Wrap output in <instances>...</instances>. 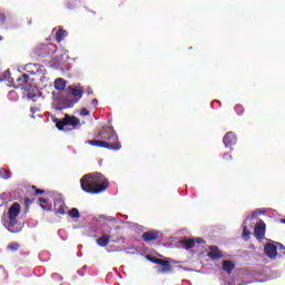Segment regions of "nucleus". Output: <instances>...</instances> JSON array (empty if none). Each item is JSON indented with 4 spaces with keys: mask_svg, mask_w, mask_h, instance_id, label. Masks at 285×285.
Wrapping results in <instances>:
<instances>
[{
    "mask_svg": "<svg viewBox=\"0 0 285 285\" xmlns=\"http://www.w3.org/2000/svg\"><path fill=\"white\" fill-rule=\"evenodd\" d=\"M80 186L82 190L89 195H99V193L108 190L110 183L101 173H92L85 175L80 179Z\"/></svg>",
    "mask_w": 285,
    "mask_h": 285,
    "instance_id": "1",
    "label": "nucleus"
},
{
    "mask_svg": "<svg viewBox=\"0 0 285 285\" xmlns=\"http://www.w3.org/2000/svg\"><path fill=\"white\" fill-rule=\"evenodd\" d=\"M96 137L101 140H88L89 146L106 148L107 150H121L119 136L112 127H104Z\"/></svg>",
    "mask_w": 285,
    "mask_h": 285,
    "instance_id": "2",
    "label": "nucleus"
},
{
    "mask_svg": "<svg viewBox=\"0 0 285 285\" xmlns=\"http://www.w3.org/2000/svg\"><path fill=\"white\" fill-rule=\"evenodd\" d=\"M147 259L148 262H151V264L161 266V268L157 269V273L159 275H166V273H175V271H173V265H170V262H173V259L166 261V259H161L153 256H147Z\"/></svg>",
    "mask_w": 285,
    "mask_h": 285,
    "instance_id": "3",
    "label": "nucleus"
},
{
    "mask_svg": "<svg viewBox=\"0 0 285 285\" xmlns=\"http://www.w3.org/2000/svg\"><path fill=\"white\" fill-rule=\"evenodd\" d=\"M53 122L58 130H63L66 126H72V128H77L79 126L80 120L76 116L65 115L63 119L55 118Z\"/></svg>",
    "mask_w": 285,
    "mask_h": 285,
    "instance_id": "4",
    "label": "nucleus"
},
{
    "mask_svg": "<svg viewBox=\"0 0 285 285\" xmlns=\"http://www.w3.org/2000/svg\"><path fill=\"white\" fill-rule=\"evenodd\" d=\"M19 213H21V205L19 203H13L8 212V226L10 228H14L16 224H18Z\"/></svg>",
    "mask_w": 285,
    "mask_h": 285,
    "instance_id": "5",
    "label": "nucleus"
},
{
    "mask_svg": "<svg viewBox=\"0 0 285 285\" xmlns=\"http://www.w3.org/2000/svg\"><path fill=\"white\" fill-rule=\"evenodd\" d=\"M26 72L31 76L39 77V79H46V67L39 63H27L24 67Z\"/></svg>",
    "mask_w": 285,
    "mask_h": 285,
    "instance_id": "6",
    "label": "nucleus"
},
{
    "mask_svg": "<svg viewBox=\"0 0 285 285\" xmlns=\"http://www.w3.org/2000/svg\"><path fill=\"white\" fill-rule=\"evenodd\" d=\"M14 87L20 88V90H26V92H28V90L32 88V85L30 83V76L28 73H24L18 77Z\"/></svg>",
    "mask_w": 285,
    "mask_h": 285,
    "instance_id": "7",
    "label": "nucleus"
},
{
    "mask_svg": "<svg viewBox=\"0 0 285 285\" xmlns=\"http://www.w3.org/2000/svg\"><path fill=\"white\" fill-rule=\"evenodd\" d=\"M254 237L258 242L266 238V223H264V220L261 219L258 223H256L254 227Z\"/></svg>",
    "mask_w": 285,
    "mask_h": 285,
    "instance_id": "8",
    "label": "nucleus"
},
{
    "mask_svg": "<svg viewBox=\"0 0 285 285\" xmlns=\"http://www.w3.org/2000/svg\"><path fill=\"white\" fill-rule=\"evenodd\" d=\"M223 144L225 148L235 146V144H237V135L234 131H228L223 138Z\"/></svg>",
    "mask_w": 285,
    "mask_h": 285,
    "instance_id": "9",
    "label": "nucleus"
},
{
    "mask_svg": "<svg viewBox=\"0 0 285 285\" xmlns=\"http://www.w3.org/2000/svg\"><path fill=\"white\" fill-rule=\"evenodd\" d=\"M207 257H209V259L218 262V259H222L224 257V254H222L219 247L210 246L209 252L207 253Z\"/></svg>",
    "mask_w": 285,
    "mask_h": 285,
    "instance_id": "10",
    "label": "nucleus"
},
{
    "mask_svg": "<svg viewBox=\"0 0 285 285\" xmlns=\"http://www.w3.org/2000/svg\"><path fill=\"white\" fill-rule=\"evenodd\" d=\"M69 90H70L72 97L77 98L75 104H77V101H79L81 99V97H83V92H86V90L81 87V85H78L75 87L70 86Z\"/></svg>",
    "mask_w": 285,
    "mask_h": 285,
    "instance_id": "11",
    "label": "nucleus"
},
{
    "mask_svg": "<svg viewBox=\"0 0 285 285\" xmlns=\"http://www.w3.org/2000/svg\"><path fill=\"white\" fill-rule=\"evenodd\" d=\"M142 239L148 244L150 242H157L159 239L158 230H149L142 234Z\"/></svg>",
    "mask_w": 285,
    "mask_h": 285,
    "instance_id": "12",
    "label": "nucleus"
},
{
    "mask_svg": "<svg viewBox=\"0 0 285 285\" xmlns=\"http://www.w3.org/2000/svg\"><path fill=\"white\" fill-rule=\"evenodd\" d=\"M265 254L271 259H275L277 257V247H276V245L267 243L265 245Z\"/></svg>",
    "mask_w": 285,
    "mask_h": 285,
    "instance_id": "13",
    "label": "nucleus"
},
{
    "mask_svg": "<svg viewBox=\"0 0 285 285\" xmlns=\"http://www.w3.org/2000/svg\"><path fill=\"white\" fill-rule=\"evenodd\" d=\"M37 57L46 58L50 55V48L47 45H40L35 49Z\"/></svg>",
    "mask_w": 285,
    "mask_h": 285,
    "instance_id": "14",
    "label": "nucleus"
},
{
    "mask_svg": "<svg viewBox=\"0 0 285 285\" xmlns=\"http://www.w3.org/2000/svg\"><path fill=\"white\" fill-rule=\"evenodd\" d=\"M96 243L101 247L106 248L108 244H110V235L104 234L101 237H99Z\"/></svg>",
    "mask_w": 285,
    "mask_h": 285,
    "instance_id": "15",
    "label": "nucleus"
},
{
    "mask_svg": "<svg viewBox=\"0 0 285 285\" xmlns=\"http://www.w3.org/2000/svg\"><path fill=\"white\" fill-rule=\"evenodd\" d=\"M53 86L56 90H59L61 92L66 90V80L63 78H57L53 82Z\"/></svg>",
    "mask_w": 285,
    "mask_h": 285,
    "instance_id": "16",
    "label": "nucleus"
},
{
    "mask_svg": "<svg viewBox=\"0 0 285 285\" xmlns=\"http://www.w3.org/2000/svg\"><path fill=\"white\" fill-rule=\"evenodd\" d=\"M223 271H225V273H228V275H230V273H233V271H235V264L230 261H224L223 262Z\"/></svg>",
    "mask_w": 285,
    "mask_h": 285,
    "instance_id": "17",
    "label": "nucleus"
},
{
    "mask_svg": "<svg viewBox=\"0 0 285 285\" xmlns=\"http://www.w3.org/2000/svg\"><path fill=\"white\" fill-rule=\"evenodd\" d=\"M66 37V30H63V29H58L57 31H56V41H57V43H61V41H62V39Z\"/></svg>",
    "mask_w": 285,
    "mask_h": 285,
    "instance_id": "18",
    "label": "nucleus"
},
{
    "mask_svg": "<svg viewBox=\"0 0 285 285\" xmlns=\"http://www.w3.org/2000/svg\"><path fill=\"white\" fill-rule=\"evenodd\" d=\"M180 244H184L187 250H190V248H195V239H183L180 240Z\"/></svg>",
    "mask_w": 285,
    "mask_h": 285,
    "instance_id": "19",
    "label": "nucleus"
},
{
    "mask_svg": "<svg viewBox=\"0 0 285 285\" xmlns=\"http://www.w3.org/2000/svg\"><path fill=\"white\" fill-rule=\"evenodd\" d=\"M56 215H66V204H63V202H59V206L56 209Z\"/></svg>",
    "mask_w": 285,
    "mask_h": 285,
    "instance_id": "20",
    "label": "nucleus"
},
{
    "mask_svg": "<svg viewBox=\"0 0 285 285\" xmlns=\"http://www.w3.org/2000/svg\"><path fill=\"white\" fill-rule=\"evenodd\" d=\"M69 217H71L72 219H79V217H81V214H79V209L71 208L69 210Z\"/></svg>",
    "mask_w": 285,
    "mask_h": 285,
    "instance_id": "21",
    "label": "nucleus"
},
{
    "mask_svg": "<svg viewBox=\"0 0 285 285\" xmlns=\"http://www.w3.org/2000/svg\"><path fill=\"white\" fill-rule=\"evenodd\" d=\"M243 239H245V242L250 239V230H248V226L246 225L243 228Z\"/></svg>",
    "mask_w": 285,
    "mask_h": 285,
    "instance_id": "22",
    "label": "nucleus"
},
{
    "mask_svg": "<svg viewBox=\"0 0 285 285\" xmlns=\"http://www.w3.org/2000/svg\"><path fill=\"white\" fill-rule=\"evenodd\" d=\"M9 250H12V253H16L18 248H20V245L18 243H11L8 245Z\"/></svg>",
    "mask_w": 285,
    "mask_h": 285,
    "instance_id": "23",
    "label": "nucleus"
},
{
    "mask_svg": "<svg viewBox=\"0 0 285 285\" xmlns=\"http://www.w3.org/2000/svg\"><path fill=\"white\" fill-rule=\"evenodd\" d=\"M235 112H236L237 115H244V106H242V105H236V106H235Z\"/></svg>",
    "mask_w": 285,
    "mask_h": 285,
    "instance_id": "24",
    "label": "nucleus"
},
{
    "mask_svg": "<svg viewBox=\"0 0 285 285\" xmlns=\"http://www.w3.org/2000/svg\"><path fill=\"white\" fill-rule=\"evenodd\" d=\"M32 204V199L30 198H24V206H26V212L30 210V205Z\"/></svg>",
    "mask_w": 285,
    "mask_h": 285,
    "instance_id": "25",
    "label": "nucleus"
},
{
    "mask_svg": "<svg viewBox=\"0 0 285 285\" xmlns=\"http://www.w3.org/2000/svg\"><path fill=\"white\" fill-rule=\"evenodd\" d=\"M32 189L36 190L35 191L36 196L43 195V193H46V190L43 189H37V186H32Z\"/></svg>",
    "mask_w": 285,
    "mask_h": 285,
    "instance_id": "26",
    "label": "nucleus"
},
{
    "mask_svg": "<svg viewBox=\"0 0 285 285\" xmlns=\"http://www.w3.org/2000/svg\"><path fill=\"white\" fill-rule=\"evenodd\" d=\"M80 115L81 117H88V115H90V110H88V108H82Z\"/></svg>",
    "mask_w": 285,
    "mask_h": 285,
    "instance_id": "27",
    "label": "nucleus"
},
{
    "mask_svg": "<svg viewBox=\"0 0 285 285\" xmlns=\"http://www.w3.org/2000/svg\"><path fill=\"white\" fill-rule=\"evenodd\" d=\"M39 202H40L41 208L46 209V205H43V204H48V199H46V198H43V197H40V198H39Z\"/></svg>",
    "mask_w": 285,
    "mask_h": 285,
    "instance_id": "28",
    "label": "nucleus"
},
{
    "mask_svg": "<svg viewBox=\"0 0 285 285\" xmlns=\"http://www.w3.org/2000/svg\"><path fill=\"white\" fill-rule=\"evenodd\" d=\"M0 23H6V13L0 12Z\"/></svg>",
    "mask_w": 285,
    "mask_h": 285,
    "instance_id": "29",
    "label": "nucleus"
},
{
    "mask_svg": "<svg viewBox=\"0 0 285 285\" xmlns=\"http://www.w3.org/2000/svg\"><path fill=\"white\" fill-rule=\"evenodd\" d=\"M194 242L196 244H206V240H204V238H200V237H197Z\"/></svg>",
    "mask_w": 285,
    "mask_h": 285,
    "instance_id": "30",
    "label": "nucleus"
},
{
    "mask_svg": "<svg viewBox=\"0 0 285 285\" xmlns=\"http://www.w3.org/2000/svg\"><path fill=\"white\" fill-rule=\"evenodd\" d=\"M98 104H99V100H97V98L91 100V106H94V108H97Z\"/></svg>",
    "mask_w": 285,
    "mask_h": 285,
    "instance_id": "31",
    "label": "nucleus"
},
{
    "mask_svg": "<svg viewBox=\"0 0 285 285\" xmlns=\"http://www.w3.org/2000/svg\"><path fill=\"white\" fill-rule=\"evenodd\" d=\"M261 214H262V212L255 210V212L252 213V217H253V218L259 217Z\"/></svg>",
    "mask_w": 285,
    "mask_h": 285,
    "instance_id": "32",
    "label": "nucleus"
},
{
    "mask_svg": "<svg viewBox=\"0 0 285 285\" xmlns=\"http://www.w3.org/2000/svg\"><path fill=\"white\" fill-rule=\"evenodd\" d=\"M126 238L125 237H120V238H116L114 242V244H119L121 240L124 242Z\"/></svg>",
    "mask_w": 285,
    "mask_h": 285,
    "instance_id": "33",
    "label": "nucleus"
},
{
    "mask_svg": "<svg viewBox=\"0 0 285 285\" xmlns=\"http://www.w3.org/2000/svg\"><path fill=\"white\" fill-rule=\"evenodd\" d=\"M87 94L88 95H95V91H92V88L89 87V88H87Z\"/></svg>",
    "mask_w": 285,
    "mask_h": 285,
    "instance_id": "34",
    "label": "nucleus"
},
{
    "mask_svg": "<svg viewBox=\"0 0 285 285\" xmlns=\"http://www.w3.org/2000/svg\"><path fill=\"white\" fill-rule=\"evenodd\" d=\"M224 159H233V156H230L229 154H225Z\"/></svg>",
    "mask_w": 285,
    "mask_h": 285,
    "instance_id": "35",
    "label": "nucleus"
},
{
    "mask_svg": "<svg viewBox=\"0 0 285 285\" xmlns=\"http://www.w3.org/2000/svg\"><path fill=\"white\" fill-rule=\"evenodd\" d=\"M278 245V248H281V250H285V247L282 245V243H276Z\"/></svg>",
    "mask_w": 285,
    "mask_h": 285,
    "instance_id": "36",
    "label": "nucleus"
},
{
    "mask_svg": "<svg viewBox=\"0 0 285 285\" xmlns=\"http://www.w3.org/2000/svg\"><path fill=\"white\" fill-rule=\"evenodd\" d=\"M115 230H121V226H116Z\"/></svg>",
    "mask_w": 285,
    "mask_h": 285,
    "instance_id": "37",
    "label": "nucleus"
},
{
    "mask_svg": "<svg viewBox=\"0 0 285 285\" xmlns=\"http://www.w3.org/2000/svg\"><path fill=\"white\" fill-rule=\"evenodd\" d=\"M281 224H285V218L281 219Z\"/></svg>",
    "mask_w": 285,
    "mask_h": 285,
    "instance_id": "38",
    "label": "nucleus"
},
{
    "mask_svg": "<svg viewBox=\"0 0 285 285\" xmlns=\"http://www.w3.org/2000/svg\"><path fill=\"white\" fill-rule=\"evenodd\" d=\"M4 179H10V175H8L7 177H4Z\"/></svg>",
    "mask_w": 285,
    "mask_h": 285,
    "instance_id": "39",
    "label": "nucleus"
},
{
    "mask_svg": "<svg viewBox=\"0 0 285 285\" xmlns=\"http://www.w3.org/2000/svg\"><path fill=\"white\" fill-rule=\"evenodd\" d=\"M27 97H32V96H30V94H27Z\"/></svg>",
    "mask_w": 285,
    "mask_h": 285,
    "instance_id": "40",
    "label": "nucleus"
}]
</instances>
